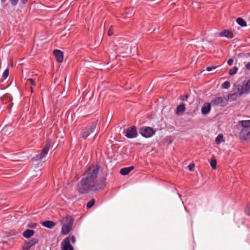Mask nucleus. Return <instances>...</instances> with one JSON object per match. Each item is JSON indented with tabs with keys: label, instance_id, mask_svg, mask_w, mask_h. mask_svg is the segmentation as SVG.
<instances>
[{
	"label": "nucleus",
	"instance_id": "nucleus-1",
	"mask_svg": "<svg viewBox=\"0 0 250 250\" xmlns=\"http://www.w3.org/2000/svg\"><path fill=\"white\" fill-rule=\"evenodd\" d=\"M99 168L98 165H93L85 171L80 184L78 186V190L80 193H85L92 189L97 190L104 187L106 184L104 179L101 180V185L97 180Z\"/></svg>",
	"mask_w": 250,
	"mask_h": 250
},
{
	"label": "nucleus",
	"instance_id": "nucleus-2",
	"mask_svg": "<svg viewBox=\"0 0 250 250\" xmlns=\"http://www.w3.org/2000/svg\"><path fill=\"white\" fill-rule=\"evenodd\" d=\"M250 92V80L244 83L242 88H238V91L235 93L231 94L229 97L240 96L243 94H248Z\"/></svg>",
	"mask_w": 250,
	"mask_h": 250
},
{
	"label": "nucleus",
	"instance_id": "nucleus-3",
	"mask_svg": "<svg viewBox=\"0 0 250 250\" xmlns=\"http://www.w3.org/2000/svg\"><path fill=\"white\" fill-rule=\"evenodd\" d=\"M50 146L51 142L50 141H48L45 145V147L42 150L41 153L34 157L33 159H34L35 161H39L44 158L48 153Z\"/></svg>",
	"mask_w": 250,
	"mask_h": 250
},
{
	"label": "nucleus",
	"instance_id": "nucleus-4",
	"mask_svg": "<svg viewBox=\"0 0 250 250\" xmlns=\"http://www.w3.org/2000/svg\"><path fill=\"white\" fill-rule=\"evenodd\" d=\"M95 127V124H93L91 125L86 127L81 132V137L84 139H86L89 136V135L94 131Z\"/></svg>",
	"mask_w": 250,
	"mask_h": 250
},
{
	"label": "nucleus",
	"instance_id": "nucleus-5",
	"mask_svg": "<svg viewBox=\"0 0 250 250\" xmlns=\"http://www.w3.org/2000/svg\"><path fill=\"white\" fill-rule=\"evenodd\" d=\"M140 133L146 138H149L155 134L153 129L149 127H142L139 131Z\"/></svg>",
	"mask_w": 250,
	"mask_h": 250
},
{
	"label": "nucleus",
	"instance_id": "nucleus-6",
	"mask_svg": "<svg viewBox=\"0 0 250 250\" xmlns=\"http://www.w3.org/2000/svg\"><path fill=\"white\" fill-rule=\"evenodd\" d=\"M125 136L129 139L135 138L137 136V131L134 126L128 127L125 131Z\"/></svg>",
	"mask_w": 250,
	"mask_h": 250
},
{
	"label": "nucleus",
	"instance_id": "nucleus-7",
	"mask_svg": "<svg viewBox=\"0 0 250 250\" xmlns=\"http://www.w3.org/2000/svg\"><path fill=\"white\" fill-rule=\"evenodd\" d=\"M70 237L65 238L62 242V250H73V247L70 245Z\"/></svg>",
	"mask_w": 250,
	"mask_h": 250
},
{
	"label": "nucleus",
	"instance_id": "nucleus-8",
	"mask_svg": "<svg viewBox=\"0 0 250 250\" xmlns=\"http://www.w3.org/2000/svg\"><path fill=\"white\" fill-rule=\"evenodd\" d=\"M240 136L245 140L250 139V128L247 129H242L240 133Z\"/></svg>",
	"mask_w": 250,
	"mask_h": 250
},
{
	"label": "nucleus",
	"instance_id": "nucleus-9",
	"mask_svg": "<svg viewBox=\"0 0 250 250\" xmlns=\"http://www.w3.org/2000/svg\"><path fill=\"white\" fill-rule=\"evenodd\" d=\"M218 35L220 37H224L228 39H232L234 37L232 32L226 29L223 30L219 32Z\"/></svg>",
	"mask_w": 250,
	"mask_h": 250
},
{
	"label": "nucleus",
	"instance_id": "nucleus-10",
	"mask_svg": "<svg viewBox=\"0 0 250 250\" xmlns=\"http://www.w3.org/2000/svg\"><path fill=\"white\" fill-rule=\"evenodd\" d=\"M53 54L58 62H62L63 60V54L62 51L59 50H54L53 51Z\"/></svg>",
	"mask_w": 250,
	"mask_h": 250
},
{
	"label": "nucleus",
	"instance_id": "nucleus-11",
	"mask_svg": "<svg viewBox=\"0 0 250 250\" xmlns=\"http://www.w3.org/2000/svg\"><path fill=\"white\" fill-rule=\"evenodd\" d=\"M210 103H205L201 108V112L204 115L208 114L210 110L211 105Z\"/></svg>",
	"mask_w": 250,
	"mask_h": 250
},
{
	"label": "nucleus",
	"instance_id": "nucleus-12",
	"mask_svg": "<svg viewBox=\"0 0 250 250\" xmlns=\"http://www.w3.org/2000/svg\"><path fill=\"white\" fill-rule=\"evenodd\" d=\"M72 229V225L70 224H63L62 226L61 233L63 235L67 234Z\"/></svg>",
	"mask_w": 250,
	"mask_h": 250
},
{
	"label": "nucleus",
	"instance_id": "nucleus-13",
	"mask_svg": "<svg viewBox=\"0 0 250 250\" xmlns=\"http://www.w3.org/2000/svg\"><path fill=\"white\" fill-rule=\"evenodd\" d=\"M224 102L223 99L221 97H217L211 100V104L214 105H223L222 104Z\"/></svg>",
	"mask_w": 250,
	"mask_h": 250
},
{
	"label": "nucleus",
	"instance_id": "nucleus-14",
	"mask_svg": "<svg viewBox=\"0 0 250 250\" xmlns=\"http://www.w3.org/2000/svg\"><path fill=\"white\" fill-rule=\"evenodd\" d=\"M123 48H118V51L121 54H125L129 55L130 54V48L128 45H125Z\"/></svg>",
	"mask_w": 250,
	"mask_h": 250
},
{
	"label": "nucleus",
	"instance_id": "nucleus-15",
	"mask_svg": "<svg viewBox=\"0 0 250 250\" xmlns=\"http://www.w3.org/2000/svg\"><path fill=\"white\" fill-rule=\"evenodd\" d=\"M34 233L35 231L34 230L28 229L23 232L22 235L25 238L28 239L33 236Z\"/></svg>",
	"mask_w": 250,
	"mask_h": 250
},
{
	"label": "nucleus",
	"instance_id": "nucleus-16",
	"mask_svg": "<svg viewBox=\"0 0 250 250\" xmlns=\"http://www.w3.org/2000/svg\"><path fill=\"white\" fill-rule=\"evenodd\" d=\"M185 104H182L177 106L176 113L177 115L181 114L185 111Z\"/></svg>",
	"mask_w": 250,
	"mask_h": 250
},
{
	"label": "nucleus",
	"instance_id": "nucleus-17",
	"mask_svg": "<svg viewBox=\"0 0 250 250\" xmlns=\"http://www.w3.org/2000/svg\"><path fill=\"white\" fill-rule=\"evenodd\" d=\"M134 168L133 167L123 168L120 170V173L123 175L128 174Z\"/></svg>",
	"mask_w": 250,
	"mask_h": 250
},
{
	"label": "nucleus",
	"instance_id": "nucleus-18",
	"mask_svg": "<svg viewBox=\"0 0 250 250\" xmlns=\"http://www.w3.org/2000/svg\"><path fill=\"white\" fill-rule=\"evenodd\" d=\"M239 123L242 125V129L250 128V120L241 121Z\"/></svg>",
	"mask_w": 250,
	"mask_h": 250
},
{
	"label": "nucleus",
	"instance_id": "nucleus-19",
	"mask_svg": "<svg viewBox=\"0 0 250 250\" xmlns=\"http://www.w3.org/2000/svg\"><path fill=\"white\" fill-rule=\"evenodd\" d=\"M42 225L49 229H51L55 226V223L52 221H45L42 223Z\"/></svg>",
	"mask_w": 250,
	"mask_h": 250
},
{
	"label": "nucleus",
	"instance_id": "nucleus-20",
	"mask_svg": "<svg viewBox=\"0 0 250 250\" xmlns=\"http://www.w3.org/2000/svg\"><path fill=\"white\" fill-rule=\"evenodd\" d=\"M237 23L242 27H245L247 25L246 22L242 18H238L236 20Z\"/></svg>",
	"mask_w": 250,
	"mask_h": 250
},
{
	"label": "nucleus",
	"instance_id": "nucleus-21",
	"mask_svg": "<svg viewBox=\"0 0 250 250\" xmlns=\"http://www.w3.org/2000/svg\"><path fill=\"white\" fill-rule=\"evenodd\" d=\"M38 243V240L37 238H33L30 240L27 243L28 244V245L30 246V248H31L32 246Z\"/></svg>",
	"mask_w": 250,
	"mask_h": 250
},
{
	"label": "nucleus",
	"instance_id": "nucleus-22",
	"mask_svg": "<svg viewBox=\"0 0 250 250\" xmlns=\"http://www.w3.org/2000/svg\"><path fill=\"white\" fill-rule=\"evenodd\" d=\"M134 13L135 12L132 9H129L128 11L125 13L126 16H124L123 18L125 19L127 17H131L132 15H134Z\"/></svg>",
	"mask_w": 250,
	"mask_h": 250
},
{
	"label": "nucleus",
	"instance_id": "nucleus-23",
	"mask_svg": "<svg viewBox=\"0 0 250 250\" xmlns=\"http://www.w3.org/2000/svg\"><path fill=\"white\" fill-rule=\"evenodd\" d=\"M223 141V136L222 134H219L215 139V142L217 144H221Z\"/></svg>",
	"mask_w": 250,
	"mask_h": 250
},
{
	"label": "nucleus",
	"instance_id": "nucleus-24",
	"mask_svg": "<svg viewBox=\"0 0 250 250\" xmlns=\"http://www.w3.org/2000/svg\"><path fill=\"white\" fill-rule=\"evenodd\" d=\"M210 166L213 169H216V161L214 157H212L211 159Z\"/></svg>",
	"mask_w": 250,
	"mask_h": 250
},
{
	"label": "nucleus",
	"instance_id": "nucleus-25",
	"mask_svg": "<svg viewBox=\"0 0 250 250\" xmlns=\"http://www.w3.org/2000/svg\"><path fill=\"white\" fill-rule=\"evenodd\" d=\"M238 68L237 67L235 66L231 69L229 71V74L230 75H235L237 72L238 71Z\"/></svg>",
	"mask_w": 250,
	"mask_h": 250
},
{
	"label": "nucleus",
	"instance_id": "nucleus-26",
	"mask_svg": "<svg viewBox=\"0 0 250 250\" xmlns=\"http://www.w3.org/2000/svg\"><path fill=\"white\" fill-rule=\"evenodd\" d=\"M95 203V200L94 199H92L90 200L87 204V208H91L94 205Z\"/></svg>",
	"mask_w": 250,
	"mask_h": 250
},
{
	"label": "nucleus",
	"instance_id": "nucleus-27",
	"mask_svg": "<svg viewBox=\"0 0 250 250\" xmlns=\"http://www.w3.org/2000/svg\"><path fill=\"white\" fill-rule=\"evenodd\" d=\"M230 87V83L229 82H224L222 85V87L224 89H228Z\"/></svg>",
	"mask_w": 250,
	"mask_h": 250
},
{
	"label": "nucleus",
	"instance_id": "nucleus-28",
	"mask_svg": "<svg viewBox=\"0 0 250 250\" xmlns=\"http://www.w3.org/2000/svg\"><path fill=\"white\" fill-rule=\"evenodd\" d=\"M9 75V70L7 69H6L3 74H2V77L4 79L7 78V77Z\"/></svg>",
	"mask_w": 250,
	"mask_h": 250
},
{
	"label": "nucleus",
	"instance_id": "nucleus-29",
	"mask_svg": "<svg viewBox=\"0 0 250 250\" xmlns=\"http://www.w3.org/2000/svg\"><path fill=\"white\" fill-rule=\"evenodd\" d=\"M245 212L247 215L250 216V203L247 205Z\"/></svg>",
	"mask_w": 250,
	"mask_h": 250
},
{
	"label": "nucleus",
	"instance_id": "nucleus-30",
	"mask_svg": "<svg viewBox=\"0 0 250 250\" xmlns=\"http://www.w3.org/2000/svg\"><path fill=\"white\" fill-rule=\"evenodd\" d=\"M27 226L30 228H35L37 226V224L34 223H30L28 224Z\"/></svg>",
	"mask_w": 250,
	"mask_h": 250
},
{
	"label": "nucleus",
	"instance_id": "nucleus-31",
	"mask_svg": "<svg viewBox=\"0 0 250 250\" xmlns=\"http://www.w3.org/2000/svg\"><path fill=\"white\" fill-rule=\"evenodd\" d=\"M19 0H10L11 4L12 6H16L19 1Z\"/></svg>",
	"mask_w": 250,
	"mask_h": 250
},
{
	"label": "nucleus",
	"instance_id": "nucleus-32",
	"mask_svg": "<svg viewBox=\"0 0 250 250\" xmlns=\"http://www.w3.org/2000/svg\"><path fill=\"white\" fill-rule=\"evenodd\" d=\"M27 82L30 83L33 85H35V82L33 79H28Z\"/></svg>",
	"mask_w": 250,
	"mask_h": 250
},
{
	"label": "nucleus",
	"instance_id": "nucleus-33",
	"mask_svg": "<svg viewBox=\"0 0 250 250\" xmlns=\"http://www.w3.org/2000/svg\"><path fill=\"white\" fill-rule=\"evenodd\" d=\"M113 34V30L112 27H110L109 28L108 31V36H111Z\"/></svg>",
	"mask_w": 250,
	"mask_h": 250
},
{
	"label": "nucleus",
	"instance_id": "nucleus-34",
	"mask_svg": "<svg viewBox=\"0 0 250 250\" xmlns=\"http://www.w3.org/2000/svg\"><path fill=\"white\" fill-rule=\"evenodd\" d=\"M216 68V66H209L207 67L206 70L208 71H210L214 69H215Z\"/></svg>",
	"mask_w": 250,
	"mask_h": 250
},
{
	"label": "nucleus",
	"instance_id": "nucleus-35",
	"mask_svg": "<svg viewBox=\"0 0 250 250\" xmlns=\"http://www.w3.org/2000/svg\"><path fill=\"white\" fill-rule=\"evenodd\" d=\"M194 167V164H191L189 165L188 166V169L190 171H192Z\"/></svg>",
	"mask_w": 250,
	"mask_h": 250
},
{
	"label": "nucleus",
	"instance_id": "nucleus-36",
	"mask_svg": "<svg viewBox=\"0 0 250 250\" xmlns=\"http://www.w3.org/2000/svg\"><path fill=\"white\" fill-rule=\"evenodd\" d=\"M31 248L30 246L28 245V244L26 243L25 246L23 247V250H29Z\"/></svg>",
	"mask_w": 250,
	"mask_h": 250
},
{
	"label": "nucleus",
	"instance_id": "nucleus-37",
	"mask_svg": "<svg viewBox=\"0 0 250 250\" xmlns=\"http://www.w3.org/2000/svg\"><path fill=\"white\" fill-rule=\"evenodd\" d=\"M233 62V59H229L228 61V64L229 65H231Z\"/></svg>",
	"mask_w": 250,
	"mask_h": 250
},
{
	"label": "nucleus",
	"instance_id": "nucleus-38",
	"mask_svg": "<svg viewBox=\"0 0 250 250\" xmlns=\"http://www.w3.org/2000/svg\"><path fill=\"white\" fill-rule=\"evenodd\" d=\"M188 95H186L185 97L183 96H181L180 99L182 101L187 100L188 99Z\"/></svg>",
	"mask_w": 250,
	"mask_h": 250
},
{
	"label": "nucleus",
	"instance_id": "nucleus-39",
	"mask_svg": "<svg viewBox=\"0 0 250 250\" xmlns=\"http://www.w3.org/2000/svg\"><path fill=\"white\" fill-rule=\"evenodd\" d=\"M70 239H71V241H72V243H73V244H74V243H75V242H76V240H75V236H72L71 237V238H70Z\"/></svg>",
	"mask_w": 250,
	"mask_h": 250
},
{
	"label": "nucleus",
	"instance_id": "nucleus-40",
	"mask_svg": "<svg viewBox=\"0 0 250 250\" xmlns=\"http://www.w3.org/2000/svg\"><path fill=\"white\" fill-rule=\"evenodd\" d=\"M246 68L248 70H250V62H248L246 65Z\"/></svg>",
	"mask_w": 250,
	"mask_h": 250
},
{
	"label": "nucleus",
	"instance_id": "nucleus-41",
	"mask_svg": "<svg viewBox=\"0 0 250 250\" xmlns=\"http://www.w3.org/2000/svg\"><path fill=\"white\" fill-rule=\"evenodd\" d=\"M28 0H21V1L22 3L25 4L26 3Z\"/></svg>",
	"mask_w": 250,
	"mask_h": 250
},
{
	"label": "nucleus",
	"instance_id": "nucleus-42",
	"mask_svg": "<svg viewBox=\"0 0 250 250\" xmlns=\"http://www.w3.org/2000/svg\"><path fill=\"white\" fill-rule=\"evenodd\" d=\"M6 1V0H1V1L2 2H4Z\"/></svg>",
	"mask_w": 250,
	"mask_h": 250
}]
</instances>
